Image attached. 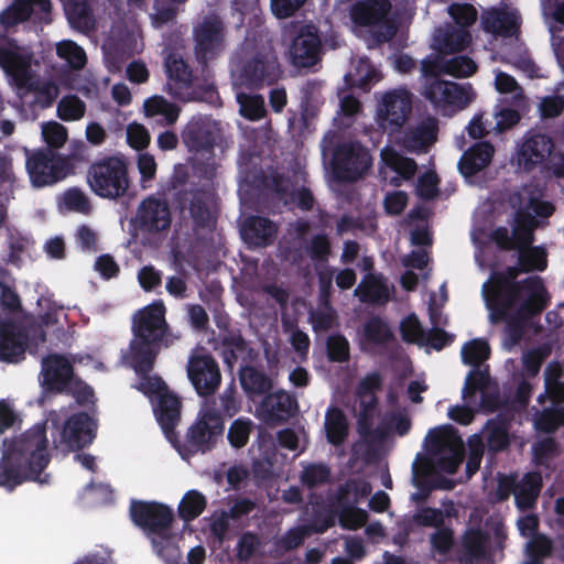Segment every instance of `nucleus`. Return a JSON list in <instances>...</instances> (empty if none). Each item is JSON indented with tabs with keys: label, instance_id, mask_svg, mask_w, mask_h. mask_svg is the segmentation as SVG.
Here are the masks:
<instances>
[{
	"label": "nucleus",
	"instance_id": "obj_1",
	"mask_svg": "<svg viewBox=\"0 0 564 564\" xmlns=\"http://www.w3.org/2000/svg\"><path fill=\"white\" fill-rule=\"evenodd\" d=\"M45 423H36L20 436L4 438L0 457V487L12 492L26 481L50 482L42 473L51 462Z\"/></svg>",
	"mask_w": 564,
	"mask_h": 564
},
{
	"label": "nucleus",
	"instance_id": "obj_2",
	"mask_svg": "<svg viewBox=\"0 0 564 564\" xmlns=\"http://www.w3.org/2000/svg\"><path fill=\"white\" fill-rule=\"evenodd\" d=\"M129 514L134 525L140 528L151 541L154 552L165 564H181L180 549L173 541L174 512L169 506L156 501L133 499L130 502Z\"/></svg>",
	"mask_w": 564,
	"mask_h": 564
},
{
	"label": "nucleus",
	"instance_id": "obj_3",
	"mask_svg": "<svg viewBox=\"0 0 564 564\" xmlns=\"http://www.w3.org/2000/svg\"><path fill=\"white\" fill-rule=\"evenodd\" d=\"M421 70L425 77L423 97L443 116H453L467 108L476 98L471 84H457L441 79L446 74V57L429 56L422 61Z\"/></svg>",
	"mask_w": 564,
	"mask_h": 564
},
{
	"label": "nucleus",
	"instance_id": "obj_4",
	"mask_svg": "<svg viewBox=\"0 0 564 564\" xmlns=\"http://www.w3.org/2000/svg\"><path fill=\"white\" fill-rule=\"evenodd\" d=\"M520 273H523L522 268L517 263L503 271L495 272L489 289L487 284L484 285L486 302L495 303L496 314L501 317L508 306H516L520 301L550 299L542 278L533 275L517 281Z\"/></svg>",
	"mask_w": 564,
	"mask_h": 564
},
{
	"label": "nucleus",
	"instance_id": "obj_5",
	"mask_svg": "<svg viewBox=\"0 0 564 564\" xmlns=\"http://www.w3.org/2000/svg\"><path fill=\"white\" fill-rule=\"evenodd\" d=\"M166 330L162 305L145 306L133 316L129 357L138 359L140 370L151 368L152 359H156L161 351Z\"/></svg>",
	"mask_w": 564,
	"mask_h": 564
},
{
	"label": "nucleus",
	"instance_id": "obj_6",
	"mask_svg": "<svg viewBox=\"0 0 564 564\" xmlns=\"http://www.w3.org/2000/svg\"><path fill=\"white\" fill-rule=\"evenodd\" d=\"M86 178L95 195L116 200L130 188L129 162L120 153L102 155L88 166Z\"/></svg>",
	"mask_w": 564,
	"mask_h": 564
},
{
	"label": "nucleus",
	"instance_id": "obj_7",
	"mask_svg": "<svg viewBox=\"0 0 564 564\" xmlns=\"http://www.w3.org/2000/svg\"><path fill=\"white\" fill-rule=\"evenodd\" d=\"M225 422L216 410L200 411L195 422L187 429L184 440L176 435L171 442L183 459L210 452L223 436Z\"/></svg>",
	"mask_w": 564,
	"mask_h": 564
},
{
	"label": "nucleus",
	"instance_id": "obj_8",
	"mask_svg": "<svg viewBox=\"0 0 564 564\" xmlns=\"http://www.w3.org/2000/svg\"><path fill=\"white\" fill-rule=\"evenodd\" d=\"M555 150V143L551 135L538 129L527 131L517 143L514 162L517 166L525 172H533L538 167H551V162ZM556 176H564V156L560 158V163L552 164Z\"/></svg>",
	"mask_w": 564,
	"mask_h": 564
},
{
	"label": "nucleus",
	"instance_id": "obj_9",
	"mask_svg": "<svg viewBox=\"0 0 564 564\" xmlns=\"http://www.w3.org/2000/svg\"><path fill=\"white\" fill-rule=\"evenodd\" d=\"M282 75L278 55L273 47L262 46L242 61L241 83L248 88H261L275 84Z\"/></svg>",
	"mask_w": 564,
	"mask_h": 564
},
{
	"label": "nucleus",
	"instance_id": "obj_10",
	"mask_svg": "<svg viewBox=\"0 0 564 564\" xmlns=\"http://www.w3.org/2000/svg\"><path fill=\"white\" fill-rule=\"evenodd\" d=\"M371 163L369 151L359 142H344L333 151L332 170L335 177L343 182L361 178Z\"/></svg>",
	"mask_w": 564,
	"mask_h": 564
},
{
	"label": "nucleus",
	"instance_id": "obj_11",
	"mask_svg": "<svg viewBox=\"0 0 564 564\" xmlns=\"http://www.w3.org/2000/svg\"><path fill=\"white\" fill-rule=\"evenodd\" d=\"M171 210L166 200L153 195L144 198L138 206L132 225L139 234L150 238H162L170 230Z\"/></svg>",
	"mask_w": 564,
	"mask_h": 564
},
{
	"label": "nucleus",
	"instance_id": "obj_12",
	"mask_svg": "<svg viewBox=\"0 0 564 564\" xmlns=\"http://www.w3.org/2000/svg\"><path fill=\"white\" fill-rule=\"evenodd\" d=\"M194 53L203 69L225 50V26L217 17L204 19L193 31Z\"/></svg>",
	"mask_w": 564,
	"mask_h": 564
},
{
	"label": "nucleus",
	"instance_id": "obj_13",
	"mask_svg": "<svg viewBox=\"0 0 564 564\" xmlns=\"http://www.w3.org/2000/svg\"><path fill=\"white\" fill-rule=\"evenodd\" d=\"M426 447L431 453L442 454L437 466L447 474H455L463 460V441L457 431L451 426H440L429 431Z\"/></svg>",
	"mask_w": 564,
	"mask_h": 564
},
{
	"label": "nucleus",
	"instance_id": "obj_14",
	"mask_svg": "<svg viewBox=\"0 0 564 564\" xmlns=\"http://www.w3.org/2000/svg\"><path fill=\"white\" fill-rule=\"evenodd\" d=\"M536 227L535 217L527 208H519L513 216L511 234L507 227L499 226L491 231L490 238L502 251L530 247L534 242Z\"/></svg>",
	"mask_w": 564,
	"mask_h": 564
},
{
	"label": "nucleus",
	"instance_id": "obj_15",
	"mask_svg": "<svg viewBox=\"0 0 564 564\" xmlns=\"http://www.w3.org/2000/svg\"><path fill=\"white\" fill-rule=\"evenodd\" d=\"M550 299H541V300H524L520 301L519 307L514 313H510V311L514 306H508L505 311V315L500 318V315L496 313L495 303H487V306L490 311V319L492 323H506V332L510 339L513 343H518L521 340L524 334V324L527 321L539 316L549 305Z\"/></svg>",
	"mask_w": 564,
	"mask_h": 564
},
{
	"label": "nucleus",
	"instance_id": "obj_16",
	"mask_svg": "<svg viewBox=\"0 0 564 564\" xmlns=\"http://www.w3.org/2000/svg\"><path fill=\"white\" fill-rule=\"evenodd\" d=\"M187 376L197 394L215 393L221 382V373L215 358L207 352L193 354L187 364Z\"/></svg>",
	"mask_w": 564,
	"mask_h": 564
},
{
	"label": "nucleus",
	"instance_id": "obj_17",
	"mask_svg": "<svg viewBox=\"0 0 564 564\" xmlns=\"http://www.w3.org/2000/svg\"><path fill=\"white\" fill-rule=\"evenodd\" d=\"M64 159L51 149L39 150L28 155L25 167L35 187L52 185L62 178Z\"/></svg>",
	"mask_w": 564,
	"mask_h": 564
},
{
	"label": "nucleus",
	"instance_id": "obj_18",
	"mask_svg": "<svg viewBox=\"0 0 564 564\" xmlns=\"http://www.w3.org/2000/svg\"><path fill=\"white\" fill-rule=\"evenodd\" d=\"M412 112V99L406 89L386 93L379 108V124L389 133L398 132Z\"/></svg>",
	"mask_w": 564,
	"mask_h": 564
},
{
	"label": "nucleus",
	"instance_id": "obj_19",
	"mask_svg": "<svg viewBox=\"0 0 564 564\" xmlns=\"http://www.w3.org/2000/svg\"><path fill=\"white\" fill-rule=\"evenodd\" d=\"M97 424L86 412L72 414L61 431V443L68 451H80L89 446L96 437Z\"/></svg>",
	"mask_w": 564,
	"mask_h": 564
},
{
	"label": "nucleus",
	"instance_id": "obj_20",
	"mask_svg": "<svg viewBox=\"0 0 564 564\" xmlns=\"http://www.w3.org/2000/svg\"><path fill=\"white\" fill-rule=\"evenodd\" d=\"M322 40L313 25L301 28L290 47L292 64L297 68L313 67L321 61Z\"/></svg>",
	"mask_w": 564,
	"mask_h": 564
},
{
	"label": "nucleus",
	"instance_id": "obj_21",
	"mask_svg": "<svg viewBox=\"0 0 564 564\" xmlns=\"http://www.w3.org/2000/svg\"><path fill=\"white\" fill-rule=\"evenodd\" d=\"M31 54L18 47L0 45V66L12 77L20 89H35V79L31 72Z\"/></svg>",
	"mask_w": 564,
	"mask_h": 564
},
{
	"label": "nucleus",
	"instance_id": "obj_22",
	"mask_svg": "<svg viewBox=\"0 0 564 564\" xmlns=\"http://www.w3.org/2000/svg\"><path fill=\"white\" fill-rule=\"evenodd\" d=\"M32 15L45 24L52 22L51 0H13V3L0 13V23L6 28L25 22Z\"/></svg>",
	"mask_w": 564,
	"mask_h": 564
},
{
	"label": "nucleus",
	"instance_id": "obj_23",
	"mask_svg": "<svg viewBox=\"0 0 564 564\" xmlns=\"http://www.w3.org/2000/svg\"><path fill=\"white\" fill-rule=\"evenodd\" d=\"M181 138L188 152H212L216 144V123L208 117L195 116L185 124Z\"/></svg>",
	"mask_w": 564,
	"mask_h": 564
},
{
	"label": "nucleus",
	"instance_id": "obj_24",
	"mask_svg": "<svg viewBox=\"0 0 564 564\" xmlns=\"http://www.w3.org/2000/svg\"><path fill=\"white\" fill-rule=\"evenodd\" d=\"M29 336L22 326L0 319V361L18 364L25 358Z\"/></svg>",
	"mask_w": 564,
	"mask_h": 564
},
{
	"label": "nucleus",
	"instance_id": "obj_25",
	"mask_svg": "<svg viewBox=\"0 0 564 564\" xmlns=\"http://www.w3.org/2000/svg\"><path fill=\"white\" fill-rule=\"evenodd\" d=\"M41 375L45 391L63 393L73 381V366L64 356L50 355L42 360Z\"/></svg>",
	"mask_w": 564,
	"mask_h": 564
},
{
	"label": "nucleus",
	"instance_id": "obj_26",
	"mask_svg": "<svg viewBox=\"0 0 564 564\" xmlns=\"http://www.w3.org/2000/svg\"><path fill=\"white\" fill-rule=\"evenodd\" d=\"M371 490V485L365 480L349 479L340 485L336 494V501L343 508L341 519L349 514L356 516L358 524L361 525L366 519V512L355 506L361 499L367 498Z\"/></svg>",
	"mask_w": 564,
	"mask_h": 564
},
{
	"label": "nucleus",
	"instance_id": "obj_27",
	"mask_svg": "<svg viewBox=\"0 0 564 564\" xmlns=\"http://www.w3.org/2000/svg\"><path fill=\"white\" fill-rule=\"evenodd\" d=\"M276 235V224L262 216H249L241 228L242 239L249 247L254 248L271 246Z\"/></svg>",
	"mask_w": 564,
	"mask_h": 564
},
{
	"label": "nucleus",
	"instance_id": "obj_28",
	"mask_svg": "<svg viewBox=\"0 0 564 564\" xmlns=\"http://www.w3.org/2000/svg\"><path fill=\"white\" fill-rule=\"evenodd\" d=\"M181 399L171 391H167L159 399L154 406V414L158 423L170 442L176 436L175 427L181 421Z\"/></svg>",
	"mask_w": 564,
	"mask_h": 564
},
{
	"label": "nucleus",
	"instance_id": "obj_29",
	"mask_svg": "<svg viewBox=\"0 0 564 564\" xmlns=\"http://www.w3.org/2000/svg\"><path fill=\"white\" fill-rule=\"evenodd\" d=\"M520 17L513 11L494 8L481 14L484 31L502 37L516 35L520 30Z\"/></svg>",
	"mask_w": 564,
	"mask_h": 564
},
{
	"label": "nucleus",
	"instance_id": "obj_30",
	"mask_svg": "<svg viewBox=\"0 0 564 564\" xmlns=\"http://www.w3.org/2000/svg\"><path fill=\"white\" fill-rule=\"evenodd\" d=\"M391 8L389 0H361L352 6L350 17L360 26L379 25L387 21Z\"/></svg>",
	"mask_w": 564,
	"mask_h": 564
},
{
	"label": "nucleus",
	"instance_id": "obj_31",
	"mask_svg": "<svg viewBox=\"0 0 564 564\" xmlns=\"http://www.w3.org/2000/svg\"><path fill=\"white\" fill-rule=\"evenodd\" d=\"M470 42L469 30L459 29L452 23L437 28L434 34V47L442 55L462 52Z\"/></svg>",
	"mask_w": 564,
	"mask_h": 564
},
{
	"label": "nucleus",
	"instance_id": "obj_32",
	"mask_svg": "<svg viewBox=\"0 0 564 564\" xmlns=\"http://www.w3.org/2000/svg\"><path fill=\"white\" fill-rule=\"evenodd\" d=\"M495 154L494 145L488 141H479L466 150L458 161V170L464 177L475 176L486 169Z\"/></svg>",
	"mask_w": 564,
	"mask_h": 564
},
{
	"label": "nucleus",
	"instance_id": "obj_33",
	"mask_svg": "<svg viewBox=\"0 0 564 564\" xmlns=\"http://www.w3.org/2000/svg\"><path fill=\"white\" fill-rule=\"evenodd\" d=\"M295 400L285 391L268 392L260 403V411L269 422L286 421L292 415Z\"/></svg>",
	"mask_w": 564,
	"mask_h": 564
},
{
	"label": "nucleus",
	"instance_id": "obj_34",
	"mask_svg": "<svg viewBox=\"0 0 564 564\" xmlns=\"http://www.w3.org/2000/svg\"><path fill=\"white\" fill-rule=\"evenodd\" d=\"M239 380L242 390L250 399L264 397L273 388L272 379L254 366H242L239 370Z\"/></svg>",
	"mask_w": 564,
	"mask_h": 564
},
{
	"label": "nucleus",
	"instance_id": "obj_35",
	"mask_svg": "<svg viewBox=\"0 0 564 564\" xmlns=\"http://www.w3.org/2000/svg\"><path fill=\"white\" fill-rule=\"evenodd\" d=\"M189 215L195 228L213 230L216 225V217L209 207V193L203 188L189 192Z\"/></svg>",
	"mask_w": 564,
	"mask_h": 564
},
{
	"label": "nucleus",
	"instance_id": "obj_36",
	"mask_svg": "<svg viewBox=\"0 0 564 564\" xmlns=\"http://www.w3.org/2000/svg\"><path fill=\"white\" fill-rule=\"evenodd\" d=\"M355 292L364 303L384 305L390 300V291L383 278L373 273H367Z\"/></svg>",
	"mask_w": 564,
	"mask_h": 564
},
{
	"label": "nucleus",
	"instance_id": "obj_37",
	"mask_svg": "<svg viewBox=\"0 0 564 564\" xmlns=\"http://www.w3.org/2000/svg\"><path fill=\"white\" fill-rule=\"evenodd\" d=\"M482 435L485 447L492 454L503 452L510 445L509 424L499 416L489 419L485 423Z\"/></svg>",
	"mask_w": 564,
	"mask_h": 564
},
{
	"label": "nucleus",
	"instance_id": "obj_38",
	"mask_svg": "<svg viewBox=\"0 0 564 564\" xmlns=\"http://www.w3.org/2000/svg\"><path fill=\"white\" fill-rule=\"evenodd\" d=\"M322 86V80L308 79L302 85L300 89L301 102L299 128L301 132L310 131V126L316 115L314 102L316 101L317 95L321 93Z\"/></svg>",
	"mask_w": 564,
	"mask_h": 564
},
{
	"label": "nucleus",
	"instance_id": "obj_39",
	"mask_svg": "<svg viewBox=\"0 0 564 564\" xmlns=\"http://www.w3.org/2000/svg\"><path fill=\"white\" fill-rule=\"evenodd\" d=\"M247 347V341L239 329H227L214 345L215 350L220 349L223 360L229 368H232L239 356L246 352Z\"/></svg>",
	"mask_w": 564,
	"mask_h": 564
},
{
	"label": "nucleus",
	"instance_id": "obj_40",
	"mask_svg": "<svg viewBox=\"0 0 564 564\" xmlns=\"http://www.w3.org/2000/svg\"><path fill=\"white\" fill-rule=\"evenodd\" d=\"M324 429L329 444L343 445L349 434V424L344 411L337 406L329 408L325 414Z\"/></svg>",
	"mask_w": 564,
	"mask_h": 564
},
{
	"label": "nucleus",
	"instance_id": "obj_41",
	"mask_svg": "<svg viewBox=\"0 0 564 564\" xmlns=\"http://www.w3.org/2000/svg\"><path fill=\"white\" fill-rule=\"evenodd\" d=\"M361 337L364 344L373 347H384L395 337L389 324L380 316L369 317L362 325Z\"/></svg>",
	"mask_w": 564,
	"mask_h": 564
},
{
	"label": "nucleus",
	"instance_id": "obj_42",
	"mask_svg": "<svg viewBox=\"0 0 564 564\" xmlns=\"http://www.w3.org/2000/svg\"><path fill=\"white\" fill-rule=\"evenodd\" d=\"M69 24L77 30L90 31L95 19L89 0H63Z\"/></svg>",
	"mask_w": 564,
	"mask_h": 564
},
{
	"label": "nucleus",
	"instance_id": "obj_43",
	"mask_svg": "<svg viewBox=\"0 0 564 564\" xmlns=\"http://www.w3.org/2000/svg\"><path fill=\"white\" fill-rule=\"evenodd\" d=\"M165 69L170 82L174 83L178 88H189L193 84V73L189 65L184 61L182 55L172 52L165 57ZM172 93L173 85L169 83Z\"/></svg>",
	"mask_w": 564,
	"mask_h": 564
},
{
	"label": "nucleus",
	"instance_id": "obj_44",
	"mask_svg": "<svg viewBox=\"0 0 564 564\" xmlns=\"http://www.w3.org/2000/svg\"><path fill=\"white\" fill-rule=\"evenodd\" d=\"M155 360L156 359H152L151 368H149L148 370H140V368L138 367V359H135V357H129L130 366L133 368L134 372L140 377V381L137 387L138 390L145 395H155L156 399H159L161 394L170 391V389L161 377L150 375L154 368Z\"/></svg>",
	"mask_w": 564,
	"mask_h": 564
},
{
	"label": "nucleus",
	"instance_id": "obj_45",
	"mask_svg": "<svg viewBox=\"0 0 564 564\" xmlns=\"http://www.w3.org/2000/svg\"><path fill=\"white\" fill-rule=\"evenodd\" d=\"M542 488V476L539 473H528L517 486L516 505L525 510L534 506Z\"/></svg>",
	"mask_w": 564,
	"mask_h": 564
},
{
	"label": "nucleus",
	"instance_id": "obj_46",
	"mask_svg": "<svg viewBox=\"0 0 564 564\" xmlns=\"http://www.w3.org/2000/svg\"><path fill=\"white\" fill-rule=\"evenodd\" d=\"M147 117L161 116L165 124H174L180 116V108L173 102L167 101L162 96L148 98L143 105Z\"/></svg>",
	"mask_w": 564,
	"mask_h": 564
},
{
	"label": "nucleus",
	"instance_id": "obj_47",
	"mask_svg": "<svg viewBox=\"0 0 564 564\" xmlns=\"http://www.w3.org/2000/svg\"><path fill=\"white\" fill-rule=\"evenodd\" d=\"M330 479L332 469L323 462L303 465V469L300 474L301 485L310 490L327 485Z\"/></svg>",
	"mask_w": 564,
	"mask_h": 564
},
{
	"label": "nucleus",
	"instance_id": "obj_48",
	"mask_svg": "<svg viewBox=\"0 0 564 564\" xmlns=\"http://www.w3.org/2000/svg\"><path fill=\"white\" fill-rule=\"evenodd\" d=\"M206 497L197 490H188L178 503V517L185 521L191 522L198 518L206 509Z\"/></svg>",
	"mask_w": 564,
	"mask_h": 564
},
{
	"label": "nucleus",
	"instance_id": "obj_49",
	"mask_svg": "<svg viewBox=\"0 0 564 564\" xmlns=\"http://www.w3.org/2000/svg\"><path fill=\"white\" fill-rule=\"evenodd\" d=\"M518 251V264L522 272L544 271L547 265L546 252L542 247H524Z\"/></svg>",
	"mask_w": 564,
	"mask_h": 564
},
{
	"label": "nucleus",
	"instance_id": "obj_50",
	"mask_svg": "<svg viewBox=\"0 0 564 564\" xmlns=\"http://www.w3.org/2000/svg\"><path fill=\"white\" fill-rule=\"evenodd\" d=\"M490 348L486 340L476 338L464 344L462 348V360L465 365L478 368L489 358Z\"/></svg>",
	"mask_w": 564,
	"mask_h": 564
},
{
	"label": "nucleus",
	"instance_id": "obj_51",
	"mask_svg": "<svg viewBox=\"0 0 564 564\" xmlns=\"http://www.w3.org/2000/svg\"><path fill=\"white\" fill-rule=\"evenodd\" d=\"M382 159L388 167L405 181L411 180L416 173V162L395 151L383 152Z\"/></svg>",
	"mask_w": 564,
	"mask_h": 564
},
{
	"label": "nucleus",
	"instance_id": "obj_52",
	"mask_svg": "<svg viewBox=\"0 0 564 564\" xmlns=\"http://www.w3.org/2000/svg\"><path fill=\"white\" fill-rule=\"evenodd\" d=\"M253 430V422L248 417H238L229 426L227 440L231 447L240 449L245 447Z\"/></svg>",
	"mask_w": 564,
	"mask_h": 564
},
{
	"label": "nucleus",
	"instance_id": "obj_53",
	"mask_svg": "<svg viewBox=\"0 0 564 564\" xmlns=\"http://www.w3.org/2000/svg\"><path fill=\"white\" fill-rule=\"evenodd\" d=\"M85 111V102L76 95L65 96L57 104V117L63 121L79 120Z\"/></svg>",
	"mask_w": 564,
	"mask_h": 564
},
{
	"label": "nucleus",
	"instance_id": "obj_54",
	"mask_svg": "<svg viewBox=\"0 0 564 564\" xmlns=\"http://www.w3.org/2000/svg\"><path fill=\"white\" fill-rule=\"evenodd\" d=\"M240 115L249 120H260L265 116L264 100L259 95L238 94Z\"/></svg>",
	"mask_w": 564,
	"mask_h": 564
},
{
	"label": "nucleus",
	"instance_id": "obj_55",
	"mask_svg": "<svg viewBox=\"0 0 564 564\" xmlns=\"http://www.w3.org/2000/svg\"><path fill=\"white\" fill-rule=\"evenodd\" d=\"M56 53L59 58L65 59L73 69H82L87 62L85 51L75 42L68 40L57 44Z\"/></svg>",
	"mask_w": 564,
	"mask_h": 564
},
{
	"label": "nucleus",
	"instance_id": "obj_56",
	"mask_svg": "<svg viewBox=\"0 0 564 564\" xmlns=\"http://www.w3.org/2000/svg\"><path fill=\"white\" fill-rule=\"evenodd\" d=\"M326 354L330 362H347L350 359V345L343 334H333L326 340Z\"/></svg>",
	"mask_w": 564,
	"mask_h": 564
},
{
	"label": "nucleus",
	"instance_id": "obj_57",
	"mask_svg": "<svg viewBox=\"0 0 564 564\" xmlns=\"http://www.w3.org/2000/svg\"><path fill=\"white\" fill-rule=\"evenodd\" d=\"M430 544L436 554H448L455 545L454 530L444 524L436 528V530L430 535Z\"/></svg>",
	"mask_w": 564,
	"mask_h": 564
},
{
	"label": "nucleus",
	"instance_id": "obj_58",
	"mask_svg": "<svg viewBox=\"0 0 564 564\" xmlns=\"http://www.w3.org/2000/svg\"><path fill=\"white\" fill-rule=\"evenodd\" d=\"M489 382V375L478 368L471 369L466 379L462 390L463 399L469 401L478 391H484Z\"/></svg>",
	"mask_w": 564,
	"mask_h": 564
},
{
	"label": "nucleus",
	"instance_id": "obj_59",
	"mask_svg": "<svg viewBox=\"0 0 564 564\" xmlns=\"http://www.w3.org/2000/svg\"><path fill=\"white\" fill-rule=\"evenodd\" d=\"M463 549L469 562L485 555L486 536L480 530H470L463 536Z\"/></svg>",
	"mask_w": 564,
	"mask_h": 564
},
{
	"label": "nucleus",
	"instance_id": "obj_60",
	"mask_svg": "<svg viewBox=\"0 0 564 564\" xmlns=\"http://www.w3.org/2000/svg\"><path fill=\"white\" fill-rule=\"evenodd\" d=\"M448 13L459 29L468 30L476 20L478 12L470 3H453L448 7Z\"/></svg>",
	"mask_w": 564,
	"mask_h": 564
},
{
	"label": "nucleus",
	"instance_id": "obj_61",
	"mask_svg": "<svg viewBox=\"0 0 564 564\" xmlns=\"http://www.w3.org/2000/svg\"><path fill=\"white\" fill-rule=\"evenodd\" d=\"M477 68L475 61L466 55L446 58V74L457 78L469 77L476 73Z\"/></svg>",
	"mask_w": 564,
	"mask_h": 564
},
{
	"label": "nucleus",
	"instance_id": "obj_62",
	"mask_svg": "<svg viewBox=\"0 0 564 564\" xmlns=\"http://www.w3.org/2000/svg\"><path fill=\"white\" fill-rule=\"evenodd\" d=\"M400 332L405 343L423 344L425 333L415 314H410L401 322Z\"/></svg>",
	"mask_w": 564,
	"mask_h": 564
},
{
	"label": "nucleus",
	"instance_id": "obj_63",
	"mask_svg": "<svg viewBox=\"0 0 564 564\" xmlns=\"http://www.w3.org/2000/svg\"><path fill=\"white\" fill-rule=\"evenodd\" d=\"M310 258L317 262H327L332 252L330 241L325 234H317L312 237L306 247Z\"/></svg>",
	"mask_w": 564,
	"mask_h": 564
},
{
	"label": "nucleus",
	"instance_id": "obj_64",
	"mask_svg": "<svg viewBox=\"0 0 564 564\" xmlns=\"http://www.w3.org/2000/svg\"><path fill=\"white\" fill-rule=\"evenodd\" d=\"M413 522L419 527L438 528L444 524L443 510L432 507H422L413 517Z\"/></svg>",
	"mask_w": 564,
	"mask_h": 564
}]
</instances>
